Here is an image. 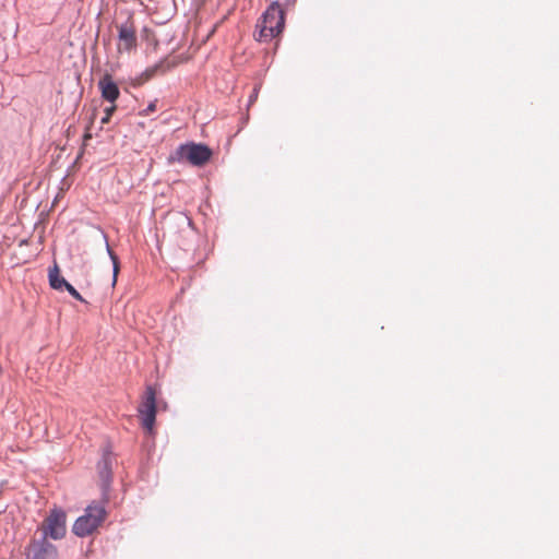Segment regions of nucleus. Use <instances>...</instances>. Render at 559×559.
Instances as JSON below:
<instances>
[{
  "instance_id": "nucleus-13",
  "label": "nucleus",
  "mask_w": 559,
  "mask_h": 559,
  "mask_svg": "<svg viewBox=\"0 0 559 559\" xmlns=\"http://www.w3.org/2000/svg\"><path fill=\"white\" fill-rule=\"evenodd\" d=\"M156 110V102H152L145 109L141 111L140 115L147 116L151 112H154Z\"/></svg>"
},
{
  "instance_id": "nucleus-2",
  "label": "nucleus",
  "mask_w": 559,
  "mask_h": 559,
  "mask_svg": "<svg viewBox=\"0 0 559 559\" xmlns=\"http://www.w3.org/2000/svg\"><path fill=\"white\" fill-rule=\"evenodd\" d=\"M212 156L211 148L201 143L189 142L179 145L174 154L170 155V162H187L193 166H203Z\"/></svg>"
},
{
  "instance_id": "nucleus-1",
  "label": "nucleus",
  "mask_w": 559,
  "mask_h": 559,
  "mask_svg": "<svg viewBox=\"0 0 559 559\" xmlns=\"http://www.w3.org/2000/svg\"><path fill=\"white\" fill-rule=\"evenodd\" d=\"M284 25V11L278 2H274L266 9L257 24V28L259 29L257 39L260 41H270L283 32Z\"/></svg>"
},
{
  "instance_id": "nucleus-9",
  "label": "nucleus",
  "mask_w": 559,
  "mask_h": 559,
  "mask_svg": "<svg viewBox=\"0 0 559 559\" xmlns=\"http://www.w3.org/2000/svg\"><path fill=\"white\" fill-rule=\"evenodd\" d=\"M49 284L53 289H62L69 284L63 277L59 275V267L56 264L49 270Z\"/></svg>"
},
{
  "instance_id": "nucleus-14",
  "label": "nucleus",
  "mask_w": 559,
  "mask_h": 559,
  "mask_svg": "<svg viewBox=\"0 0 559 559\" xmlns=\"http://www.w3.org/2000/svg\"><path fill=\"white\" fill-rule=\"evenodd\" d=\"M116 108H117L116 105L112 104L111 106H109V107H107L105 109V114L111 118V116L115 112Z\"/></svg>"
},
{
  "instance_id": "nucleus-12",
  "label": "nucleus",
  "mask_w": 559,
  "mask_h": 559,
  "mask_svg": "<svg viewBox=\"0 0 559 559\" xmlns=\"http://www.w3.org/2000/svg\"><path fill=\"white\" fill-rule=\"evenodd\" d=\"M66 289L69 292V294L74 297L76 300H80L82 302H85L84 298L82 297V295L69 283L67 284V287Z\"/></svg>"
},
{
  "instance_id": "nucleus-8",
  "label": "nucleus",
  "mask_w": 559,
  "mask_h": 559,
  "mask_svg": "<svg viewBox=\"0 0 559 559\" xmlns=\"http://www.w3.org/2000/svg\"><path fill=\"white\" fill-rule=\"evenodd\" d=\"M98 88L100 91L102 97L110 103H115L119 95L120 91L118 85L114 82L110 74H105L99 81H98Z\"/></svg>"
},
{
  "instance_id": "nucleus-16",
  "label": "nucleus",
  "mask_w": 559,
  "mask_h": 559,
  "mask_svg": "<svg viewBox=\"0 0 559 559\" xmlns=\"http://www.w3.org/2000/svg\"><path fill=\"white\" fill-rule=\"evenodd\" d=\"M109 120H110V117L105 114V116L102 118V123L103 124L108 123Z\"/></svg>"
},
{
  "instance_id": "nucleus-4",
  "label": "nucleus",
  "mask_w": 559,
  "mask_h": 559,
  "mask_svg": "<svg viewBox=\"0 0 559 559\" xmlns=\"http://www.w3.org/2000/svg\"><path fill=\"white\" fill-rule=\"evenodd\" d=\"M66 523V512L59 508L51 509L40 525V537H45V539H47V537H51L52 539H61L64 537L67 532Z\"/></svg>"
},
{
  "instance_id": "nucleus-7",
  "label": "nucleus",
  "mask_w": 559,
  "mask_h": 559,
  "mask_svg": "<svg viewBox=\"0 0 559 559\" xmlns=\"http://www.w3.org/2000/svg\"><path fill=\"white\" fill-rule=\"evenodd\" d=\"M119 50L130 51L136 46V29L132 21L118 26Z\"/></svg>"
},
{
  "instance_id": "nucleus-10",
  "label": "nucleus",
  "mask_w": 559,
  "mask_h": 559,
  "mask_svg": "<svg viewBox=\"0 0 559 559\" xmlns=\"http://www.w3.org/2000/svg\"><path fill=\"white\" fill-rule=\"evenodd\" d=\"M98 472L102 477V479L105 483H108L110 480L111 475V461L109 455H104L103 460L98 464Z\"/></svg>"
},
{
  "instance_id": "nucleus-6",
  "label": "nucleus",
  "mask_w": 559,
  "mask_h": 559,
  "mask_svg": "<svg viewBox=\"0 0 559 559\" xmlns=\"http://www.w3.org/2000/svg\"><path fill=\"white\" fill-rule=\"evenodd\" d=\"M25 559H58V550L45 537L34 538L25 549Z\"/></svg>"
},
{
  "instance_id": "nucleus-15",
  "label": "nucleus",
  "mask_w": 559,
  "mask_h": 559,
  "mask_svg": "<svg viewBox=\"0 0 559 559\" xmlns=\"http://www.w3.org/2000/svg\"><path fill=\"white\" fill-rule=\"evenodd\" d=\"M92 139V134L90 132H85L83 136V145H86L87 141Z\"/></svg>"
},
{
  "instance_id": "nucleus-11",
  "label": "nucleus",
  "mask_w": 559,
  "mask_h": 559,
  "mask_svg": "<svg viewBox=\"0 0 559 559\" xmlns=\"http://www.w3.org/2000/svg\"><path fill=\"white\" fill-rule=\"evenodd\" d=\"M107 250H108V254L112 261V266H114L112 285H115L117 282V276H118L119 270H120V263H119V259H118L117 254L109 248V246H107Z\"/></svg>"
},
{
  "instance_id": "nucleus-5",
  "label": "nucleus",
  "mask_w": 559,
  "mask_h": 559,
  "mask_svg": "<svg viewBox=\"0 0 559 559\" xmlns=\"http://www.w3.org/2000/svg\"><path fill=\"white\" fill-rule=\"evenodd\" d=\"M138 412L143 428L151 433L156 419V391L152 385L146 386Z\"/></svg>"
},
{
  "instance_id": "nucleus-3",
  "label": "nucleus",
  "mask_w": 559,
  "mask_h": 559,
  "mask_svg": "<svg viewBox=\"0 0 559 559\" xmlns=\"http://www.w3.org/2000/svg\"><path fill=\"white\" fill-rule=\"evenodd\" d=\"M107 512L103 503L93 502L73 524V533L80 537L91 535L105 521Z\"/></svg>"
}]
</instances>
